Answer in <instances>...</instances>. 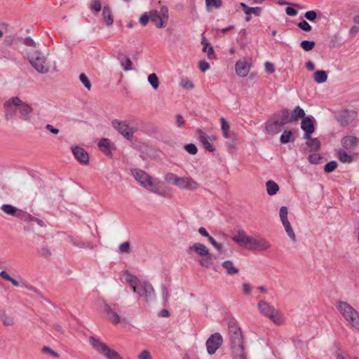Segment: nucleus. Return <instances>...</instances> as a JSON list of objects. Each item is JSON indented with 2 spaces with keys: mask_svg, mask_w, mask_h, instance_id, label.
<instances>
[{
  "mask_svg": "<svg viewBox=\"0 0 359 359\" xmlns=\"http://www.w3.org/2000/svg\"><path fill=\"white\" fill-rule=\"evenodd\" d=\"M232 240L250 251H266L271 247L270 242L260 235L248 236L243 231H238L237 234L232 237Z\"/></svg>",
  "mask_w": 359,
  "mask_h": 359,
  "instance_id": "1",
  "label": "nucleus"
},
{
  "mask_svg": "<svg viewBox=\"0 0 359 359\" xmlns=\"http://www.w3.org/2000/svg\"><path fill=\"white\" fill-rule=\"evenodd\" d=\"M123 277L125 281L130 286L133 291L138 294L139 297L144 298L147 302H151L154 299L155 292L149 282L144 281L141 283L135 276L127 271L123 272Z\"/></svg>",
  "mask_w": 359,
  "mask_h": 359,
  "instance_id": "2",
  "label": "nucleus"
},
{
  "mask_svg": "<svg viewBox=\"0 0 359 359\" xmlns=\"http://www.w3.org/2000/svg\"><path fill=\"white\" fill-rule=\"evenodd\" d=\"M290 122V111L287 109H284L275 113L266 122V129L269 134L276 135L283 130L285 125Z\"/></svg>",
  "mask_w": 359,
  "mask_h": 359,
  "instance_id": "3",
  "label": "nucleus"
},
{
  "mask_svg": "<svg viewBox=\"0 0 359 359\" xmlns=\"http://www.w3.org/2000/svg\"><path fill=\"white\" fill-rule=\"evenodd\" d=\"M28 60L31 65L39 74H45L50 71V64L47 57L40 51L34 50L28 54Z\"/></svg>",
  "mask_w": 359,
  "mask_h": 359,
  "instance_id": "4",
  "label": "nucleus"
},
{
  "mask_svg": "<svg viewBox=\"0 0 359 359\" xmlns=\"http://www.w3.org/2000/svg\"><path fill=\"white\" fill-rule=\"evenodd\" d=\"M257 307L263 316L269 318L275 324L280 325L283 323L281 313L267 302L260 300L257 304Z\"/></svg>",
  "mask_w": 359,
  "mask_h": 359,
  "instance_id": "5",
  "label": "nucleus"
},
{
  "mask_svg": "<svg viewBox=\"0 0 359 359\" xmlns=\"http://www.w3.org/2000/svg\"><path fill=\"white\" fill-rule=\"evenodd\" d=\"M89 343L97 351L108 359H122L118 352L110 348L106 344L93 336L89 337Z\"/></svg>",
  "mask_w": 359,
  "mask_h": 359,
  "instance_id": "6",
  "label": "nucleus"
},
{
  "mask_svg": "<svg viewBox=\"0 0 359 359\" xmlns=\"http://www.w3.org/2000/svg\"><path fill=\"white\" fill-rule=\"evenodd\" d=\"M10 103L14 104L15 107L18 108V111L21 115L22 120L28 121L30 120L31 114L33 111V109L28 104L22 102L18 97H13L8 100V102L6 106H9Z\"/></svg>",
  "mask_w": 359,
  "mask_h": 359,
  "instance_id": "7",
  "label": "nucleus"
},
{
  "mask_svg": "<svg viewBox=\"0 0 359 359\" xmlns=\"http://www.w3.org/2000/svg\"><path fill=\"white\" fill-rule=\"evenodd\" d=\"M150 20L155 23L158 28L165 27L168 20V8L167 6H162L159 11L152 10L149 12Z\"/></svg>",
  "mask_w": 359,
  "mask_h": 359,
  "instance_id": "8",
  "label": "nucleus"
},
{
  "mask_svg": "<svg viewBox=\"0 0 359 359\" xmlns=\"http://www.w3.org/2000/svg\"><path fill=\"white\" fill-rule=\"evenodd\" d=\"M131 172L135 180L144 188H149L155 187L156 181L153 180L152 178L146 173L144 170L138 169H133Z\"/></svg>",
  "mask_w": 359,
  "mask_h": 359,
  "instance_id": "9",
  "label": "nucleus"
},
{
  "mask_svg": "<svg viewBox=\"0 0 359 359\" xmlns=\"http://www.w3.org/2000/svg\"><path fill=\"white\" fill-rule=\"evenodd\" d=\"M111 126L127 140H131L133 138L134 130L126 121L114 119L111 121Z\"/></svg>",
  "mask_w": 359,
  "mask_h": 359,
  "instance_id": "10",
  "label": "nucleus"
},
{
  "mask_svg": "<svg viewBox=\"0 0 359 359\" xmlns=\"http://www.w3.org/2000/svg\"><path fill=\"white\" fill-rule=\"evenodd\" d=\"M223 343L222 335L216 332L212 334L206 341L208 353L210 355L214 354Z\"/></svg>",
  "mask_w": 359,
  "mask_h": 359,
  "instance_id": "11",
  "label": "nucleus"
},
{
  "mask_svg": "<svg viewBox=\"0 0 359 359\" xmlns=\"http://www.w3.org/2000/svg\"><path fill=\"white\" fill-rule=\"evenodd\" d=\"M229 330L230 335V340L231 342V347L241 346L243 344L242 333L240 330L234 323L229 324Z\"/></svg>",
  "mask_w": 359,
  "mask_h": 359,
  "instance_id": "12",
  "label": "nucleus"
},
{
  "mask_svg": "<svg viewBox=\"0 0 359 359\" xmlns=\"http://www.w3.org/2000/svg\"><path fill=\"white\" fill-rule=\"evenodd\" d=\"M337 308L346 321L353 315H355L356 310L346 302H339L337 304Z\"/></svg>",
  "mask_w": 359,
  "mask_h": 359,
  "instance_id": "13",
  "label": "nucleus"
},
{
  "mask_svg": "<svg viewBox=\"0 0 359 359\" xmlns=\"http://www.w3.org/2000/svg\"><path fill=\"white\" fill-rule=\"evenodd\" d=\"M196 133L198 140L205 150L210 152L215 150V147L210 142V137L205 133L201 129H197Z\"/></svg>",
  "mask_w": 359,
  "mask_h": 359,
  "instance_id": "14",
  "label": "nucleus"
},
{
  "mask_svg": "<svg viewBox=\"0 0 359 359\" xmlns=\"http://www.w3.org/2000/svg\"><path fill=\"white\" fill-rule=\"evenodd\" d=\"M72 152L75 157V158L79 161L81 163L87 165L89 163V156L88 154L86 151L80 147H74L72 148Z\"/></svg>",
  "mask_w": 359,
  "mask_h": 359,
  "instance_id": "15",
  "label": "nucleus"
},
{
  "mask_svg": "<svg viewBox=\"0 0 359 359\" xmlns=\"http://www.w3.org/2000/svg\"><path fill=\"white\" fill-rule=\"evenodd\" d=\"M0 209L7 215L15 217L18 219L22 218L24 215V211L10 204H4Z\"/></svg>",
  "mask_w": 359,
  "mask_h": 359,
  "instance_id": "16",
  "label": "nucleus"
},
{
  "mask_svg": "<svg viewBox=\"0 0 359 359\" xmlns=\"http://www.w3.org/2000/svg\"><path fill=\"white\" fill-rule=\"evenodd\" d=\"M178 182L177 187L183 189L194 191L198 187V182L189 177H180Z\"/></svg>",
  "mask_w": 359,
  "mask_h": 359,
  "instance_id": "17",
  "label": "nucleus"
},
{
  "mask_svg": "<svg viewBox=\"0 0 359 359\" xmlns=\"http://www.w3.org/2000/svg\"><path fill=\"white\" fill-rule=\"evenodd\" d=\"M103 311L107 316L108 320L112 323L116 325L121 322V317L119 315L109 304H104Z\"/></svg>",
  "mask_w": 359,
  "mask_h": 359,
  "instance_id": "18",
  "label": "nucleus"
},
{
  "mask_svg": "<svg viewBox=\"0 0 359 359\" xmlns=\"http://www.w3.org/2000/svg\"><path fill=\"white\" fill-rule=\"evenodd\" d=\"M236 72L238 76L245 77L250 72V66L245 61L238 60L236 64Z\"/></svg>",
  "mask_w": 359,
  "mask_h": 359,
  "instance_id": "19",
  "label": "nucleus"
},
{
  "mask_svg": "<svg viewBox=\"0 0 359 359\" xmlns=\"http://www.w3.org/2000/svg\"><path fill=\"white\" fill-rule=\"evenodd\" d=\"M341 143L344 149H353L358 144L359 139L355 136H346L341 139Z\"/></svg>",
  "mask_w": 359,
  "mask_h": 359,
  "instance_id": "20",
  "label": "nucleus"
},
{
  "mask_svg": "<svg viewBox=\"0 0 359 359\" xmlns=\"http://www.w3.org/2000/svg\"><path fill=\"white\" fill-rule=\"evenodd\" d=\"M353 120L352 113L346 110L341 111L337 116V121L344 126L350 124Z\"/></svg>",
  "mask_w": 359,
  "mask_h": 359,
  "instance_id": "21",
  "label": "nucleus"
},
{
  "mask_svg": "<svg viewBox=\"0 0 359 359\" xmlns=\"http://www.w3.org/2000/svg\"><path fill=\"white\" fill-rule=\"evenodd\" d=\"M102 19L103 22L107 27H110L114 23V18L111 9L108 6H105L102 10Z\"/></svg>",
  "mask_w": 359,
  "mask_h": 359,
  "instance_id": "22",
  "label": "nucleus"
},
{
  "mask_svg": "<svg viewBox=\"0 0 359 359\" xmlns=\"http://www.w3.org/2000/svg\"><path fill=\"white\" fill-rule=\"evenodd\" d=\"M189 250L194 251L201 257H205L209 254V249L201 243H195L193 245L189 247Z\"/></svg>",
  "mask_w": 359,
  "mask_h": 359,
  "instance_id": "23",
  "label": "nucleus"
},
{
  "mask_svg": "<svg viewBox=\"0 0 359 359\" xmlns=\"http://www.w3.org/2000/svg\"><path fill=\"white\" fill-rule=\"evenodd\" d=\"M301 128L306 133H313L315 130L313 120L309 117H304L301 122Z\"/></svg>",
  "mask_w": 359,
  "mask_h": 359,
  "instance_id": "24",
  "label": "nucleus"
},
{
  "mask_svg": "<svg viewBox=\"0 0 359 359\" xmlns=\"http://www.w3.org/2000/svg\"><path fill=\"white\" fill-rule=\"evenodd\" d=\"M222 266L226 270V273L229 276L237 274L239 272L238 268H237L231 260L224 262L222 264Z\"/></svg>",
  "mask_w": 359,
  "mask_h": 359,
  "instance_id": "25",
  "label": "nucleus"
},
{
  "mask_svg": "<svg viewBox=\"0 0 359 359\" xmlns=\"http://www.w3.org/2000/svg\"><path fill=\"white\" fill-rule=\"evenodd\" d=\"M240 6L247 15L254 14L255 16H259L261 15L262 8L260 7H249L243 2H241Z\"/></svg>",
  "mask_w": 359,
  "mask_h": 359,
  "instance_id": "26",
  "label": "nucleus"
},
{
  "mask_svg": "<svg viewBox=\"0 0 359 359\" xmlns=\"http://www.w3.org/2000/svg\"><path fill=\"white\" fill-rule=\"evenodd\" d=\"M266 192L269 196H273L279 191L278 184L273 180H268L266 182Z\"/></svg>",
  "mask_w": 359,
  "mask_h": 359,
  "instance_id": "27",
  "label": "nucleus"
},
{
  "mask_svg": "<svg viewBox=\"0 0 359 359\" xmlns=\"http://www.w3.org/2000/svg\"><path fill=\"white\" fill-rule=\"evenodd\" d=\"M0 320L5 326H13L15 324L14 318L2 310H0Z\"/></svg>",
  "mask_w": 359,
  "mask_h": 359,
  "instance_id": "28",
  "label": "nucleus"
},
{
  "mask_svg": "<svg viewBox=\"0 0 359 359\" xmlns=\"http://www.w3.org/2000/svg\"><path fill=\"white\" fill-rule=\"evenodd\" d=\"M233 356L234 359H246L243 344L241 346H233Z\"/></svg>",
  "mask_w": 359,
  "mask_h": 359,
  "instance_id": "29",
  "label": "nucleus"
},
{
  "mask_svg": "<svg viewBox=\"0 0 359 359\" xmlns=\"http://www.w3.org/2000/svg\"><path fill=\"white\" fill-rule=\"evenodd\" d=\"M305 112L299 107H296L292 113H290L291 122L297 121L299 118H304Z\"/></svg>",
  "mask_w": 359,
  "mask_h": 359,
  "instance_id": "30",
  "label": "nucleus"
},
{
  "mask_svg": "<svg viewBox=\"0 0 359 359\" xmlns=\"http://www.w3.org/2000/svg\"><path fill=\"white\" fill-rule=\"evenodd\" d=\"M314 81L317 83H325L327 79V75L324 70H318L313 74Z\"/></svg>",
  "mask_w": 359,
  "mask_h": 359,
  "instance_id": "31",
  "label": "nucleus"
},
{
  "mask_svg": "<svg viewBox=\"0 0 359 359\" xmlns=\"http://www.w3.org/2000/svg\"><path fill=\"white\" fill-rule=\"evenodd\" d=\"M282 224L284 226L285 231L288 237L290 238L291 241L292 243H295L297 241L296 235L292 229V227L290 222L282 223Z\"/></svg>",
  "mask_w": 359,
  "mask_h": 359,
  "instance_id": "32",
  "label": "nucleus"
},
{
  "mask_svg": "<svg viewBox=\"0 0 359 359\" xmlns=\"http://www.w3.org/2000/svg\"><path fill=\"white\" fill-rule=\"evenodd\" d=\"M8 102V100L5 102L4 104V107L5 109V118L6 120H10L13 118V116L15 114V110L13 109L14 104L10 103L9 106H6V104Z\"/></svg>",
  "mask_w": 359,
  "mask_h": 359,
  "instance_id": "33",
  "label": "nucleus"
},
{
  "mask_svg": "<svg viewBox=\"0 0 359 359\" xmlns=\"http://www.w3.org/2000/svg\"><path fill=\"white\" fill-rule=\"evenodd\" d=\"M71 241H72V243L74 246H76L79 248H81V249L93 250L94 248V246L91 243H88V242H84V241H79L76 239H72Z\"/></svg>",
  "mask_w": 359,
  "mask_h": 359,
  "instance_id": "34",
  "label": "nucleus"
},
{
  "mask_svg": "<svg viewBox=\"0 0 359 359\" xmlns=\"http://www.w3.org/2000/svg\"><path fill=\"white\" fill-rule=\"evenodd\" d=\"M109 144L110 142L108 139L102 138L100 140L98 147L104 153L108 154L110 152Z\"/></svg>",
  "mask_w": 359,
  "mask_h": 359,
  "instance_id": "35",
  "label": "nucleus"
},
{
  "mask_svg": "<svg viewBox=\"0 0 359 359\" xmlns=\"http://www.w3.org/2000/svg\"><path fill=\"white\" fill-rule=\"evenodd\" d=\"M198 262L203 267L209 268L212 265V255L209 253L208 255L201 259Z\"/></svg>",
  "mask_w": 359,
  "mask_h": 359,
  "instance_id": "36",
  "label": "nucleus"
},
{
  "mask_svg": "<svg viewBox=\"0 0 359 359\" xmlns=\"http://www.w3.org/2000/svg\"><path fill=\"white\" fill-rule=\"evenodd\" d=\"M338 157H339V159L342 162V163H351L353 161V156L349 155L348 153H346V151H344L342 150H339L338 151Z\"/></svg>",
  "mask_w": 359,
  "mask_h": 359,
  "instance_id": "37",
  "label": "nucleus"
},
{
  "mask_svg": "<svg viewBox=\"0 0 359 359\" xmlns=\"http://www.w3.org/2000/svg\"><path fill=\"white\" fill-rule=\"evenodd\" d=\"M148 81L154 90H157L159 87V80L155 73H152L148 76Z\"/></svg>",
  "mask_w": 359,
  "mask_h": 359,
  "instance_id": "38",
  "label": "nucleus"
},
{
  "mask_svg": "<svg viewBox=\"0 0 359 359\" xmlns=\"http://www.w3.org/2000/svg\"><path fill=\"white\" fill-rule=\"evenodd\" d=\"M180 177H177L176 175L171 172L167 173L165 176V180L167 182L171 183L177 187L178 185V180H180Z\"/></svg>",
  "mask_w": 359,
  "mask_h": 359,
  "instance_id": "39",
  "label": "nucleus"
},
{
  "mask_svg": "<svg viewBox=\"0 0 359 359\" xmlns=\"http://www.w3.org/2000/svg\"><path fill=\"white\" fill-rule=\"evenodd\" d=\"M348 322L352 327L359 331V313L356 311L355 315H353L351 318H349Z\"/></svg>",
  "mask_w": 359,
  "mask_h": 359,
  "instance_id": "40",
  "label": "nucleus"
},
{
  "mask_svg": "<svg viewBox=\"0 0 359 359\" xmlns=\"http://www.w3.org/2000/svg\"><path fill=\"white\" fill-rule=\"evenodd\" d=\"M39 255L46 259H49L52 256V252L48 247H41L38 250Z\"/></svg>",
  "mask_w": 359,
  "mask_h": 359,
  "instance_id": "41",
  "label": "nucleus"
},
{
  "mask_svg": "<svg viewBox=\"0 0 359 359\" xmlns=\"http://www.w3.org/2000/svg\"><path fill=\"white\" fill-rule=\"evenodd\" d=\"M315 44H316V43L313 41L304 40L301 42L300 46L305 51H309V50H311L314 48Z\"/></svg>",
  "mask_w": 359,
  "mask_h": 359,
  "instance_id": "42",
  "label": "nucleus"
},
{
  "mask_svg": "<svg viewBox=\"0 0 359 359\" xmlns=\"http://www.w3.org/2000/svg\"><path fill=\"white\" fill-rule=\"evenodd\" d=\"M288 210L286 206H282L279 210V217L282 223L289 222L287 219Z\"/></svg>",
  "mask_w": 359,
  "mask_h": 359,
  "instance_id": "43",
  "label": "nucleus"
},
{
  "mask_svg": "<svg viewBox=\"0 0 359 359\" xmlns=\"http://www.w3.org/2000/svg\"><path fill=\"white\" fill-rule=\"evenodd\" d=\"M292 132L290 130H284L283 134L280 135V141L282 144H287L290 141L292 137Z\"/></svg>",
  "mask_w": 359,
  "mask_h": 359,
  "instance_id": "44",
  "label": "nucleus"
},
{
  "mask_svg": "<svg viewBox=\"0 0 359 359\" xmlns=\"http://www.w3.org/2000/svg\"><path fill=\"white\" fill-rule=\"evenodd\" d=\"M79 80L88 90L91 89V83L85 74H80Z\"/></svg>",
  "mask_w": 359,
  "mask_h": 359,
  "instance_id": "45",
  "label": "nucleus"
},
{
  "mask_svg": "<svg viewBox=\"0 0 359 359\" xmlns=\"http://www.w3.org/2000/svg\"><path fill=\"white\" fill-rule=\"evenodd\" d=\"M307 144L311 148V149L313 151H317L320 147V142L317 138L311 140V141L309 142Z\"/></svg>",
  "mask_w": 359,
  "mask_h": 359,
  "instance_id": "46",
  "label": "nucleus"
},
{
  "mask_svg": "<svg viewBox=\"0 0 359 359\" xmlns=\"http://www.w3.org/2000/svg\"><path fill=\"white\" fill-rule=\"evenodd\" d=\"M337 163L335 161L328 162L324 167L325 172H331L337 168Z\"/></svg>",
  "mask_w": 359,
  "mask_h": 359,
  "instance_id": "47",
  "label": "nucleus"
},
{
  "mask_svg": "<svg viewBox=\"0 0 359 359\" xmlns=\"http://www.w3.org/2000/svg\"><path fill=\"white\" fill-rule=\"evenodd\" d=\"M180 85L183 88L189 89V90L193 89L194 87L193 83L189 79H182L180 82Z\"/></svg>",
  "mask_w": 359,
  "mask_h": 359,
  "instance_id": "48",
  "label": "nucleus"
},
{
  "mask_svg": "<svg viewBox=\"0 0 359 359\" xmlns=\"http://www.w3.org/2000/svg\"><path fill=\"white\" fill-rule=\"evenodd\" d=\"M119 253L128 254L130 252V244L129 242H125L119 246Z\"/></svg>",
  "mask_w": 359,
  "mask_h": 359,
  "instance_id": "49",
  "label": "nucleus"
},
{
  "mask_svg": "<svg viewBox=\"0 0 359 359\" xmlns=\"http://www.w3.org/2000/svg\"><path fill=\"white\" fill-rule=\"evenodd\" d=\"M184 149L191 155H195L198 152V149L196 146L192 143L185 144Z\"/></svg>",
  "mask_w": 359,
  "mask_h": 359,
  "instance_id": "50",
  "label": "nucleus"
},
{
  "mask_svg": "<svg viewBox=\"0 0 359 359\" xmlns=\"http://www.w3.org/2000/svg\"><path fill=\"white\" fill-rule=\"evenodd\" d=\"M205 3L208 7H215L219 8L222 5V0H205Z\"/></svg>",
  "mask_w": 359,
  "mask_h": 359,
  "instance_id": "51",
  "label": "nucleus"
},
{
  "mask_svg": "<svg viewBox=\"0 0 359 359\" xmlns=\"http://www.w3.org/2000/svg\"><path fill=\"white\" fill-rule=\"evenodd\" d=\"M90 8L95 12H99L102 9V4L100 0H94L90 4Z\"/></svg>",
  "mask_w": 359,
  "mask_h": 359,
  "instance_id": "52",
  "label": "nucleus"
},
{
  "mask_svg": "<svg viewBox=\"0 0 359 359\" xmlns=\"http://www.w3.org/2000/svg\"><path fill=\"white\" fill-rule=\"evenodd\" d=\"M121 66L123 67L125 71H129L132 69V62L129 57H125L121 60Z\"/></svg>",
  "mask_w": 359,
  "mask_h": 359,
  "instance_id": "53",
  "label": "nucleus"
},
{
  "mask_svg": "<svg viewBox=\"0 0 359 359\" xmlns=\"http://www.w3.org/2000/svg\"><path fill=\"white\" fill-rule=\"evenodd\" d=\"M309 161L312 164H318L321 161V157L318 154H313L309 155Z\"/></svg>",
  "mask_w": 359,
  "mask_h": 359,
  "instance_id": "54",
  "label": "nucleus"
},
{
  "mask_svg": "<svg viewBox=\"0 0 359 359\" xmlns=\"http://www.w3.org/2000/svg\"><path fill=\"white\" fill-rule=\"evenodd\" d=\"M297 26L299 28L306 32L311 30V26L306 20L301 21L298 23Z\"/></svg>",
  "mask_w": 359,
  "mask_h": 359,
  "instance_id": "55",
  "label": "nucleus"
},
{
  "mask_svg": "<svg viewBox=\"0 0 359 359\" xmlns=\"http://www.w3.org/2000/svg\"><path fill=\"white\" fill-rule=\"evenodd\" d=\"M41 351L43 353L50 354V355H52L53 358H57L60 356L57 353H56L52 348H50V347H48V346L43 347Z\"/></svg>",
  "mask_w": 359,
  "mask_h": 359,
  "instance_id": "56",
  "label": "nucleus"
},
{
  "mask_svg": "<svg viewBox=\"0 0 359 359\" xmlns=\"http://www.w3.org/2000/svg\"><path fill=\"white\" fill-rule=\"evenodd\" d=\"M304 17L309 21H313L317 18V13L315 11H309L305 13Z\"/></svg>",
  "mask_w": 359,
  "mask_h": 359,
  "instance_id": "57",
  "label": "nucleus"
},
{
  "mask_svg": "<svg viewBox=\"0 0 359 359\" xmlns=\"http://www.w3.org/2000/svg\"><path fill=\"white\" fill-rule=\"evenodd\" d=\"M208 239L209 241V242L216 248V250L218 251V252H220L222 250V245L218 243L215 239L213 237H212L211 236H209L208 237Z\"/></svg>",
  "mask_w": 359,
  "mask_h": 359,
  "instance_id": "58",
  "label": "nucleus"
},
{
  "mask_svg": "<svg viewBox=\"0 0 359 359\" xmlns=\"http://www.w3.org/2000/svg\"><path fill=\"white\" fill-rule=\"evenodd\" d=\"M176 119V125L178 128H183L185 125V121L183 116L180 114H177L175 117Z\"/></svg>",
  "mask_w": 359,
  "mask_h": 359,
  "instance_id": "59",
  "label": "nucleus"
},
{
  "mask_svg": "<svg viewBox=\"0 0 359 359\" xmlns=\"http://www.w3.org/2000/svg\"><path fill=\"white\" fill-rule=\"evenodd\" d=\"M220 122H221V129L222 131L230 130V124L224 117H222L220 118Z\"/></svg>",
  "mask_w": 359,
  "mask_h": 359,
  "instance_id": "60",
  "label": "nucleus"
},
{
  "mask_svg": "<svg viewBox=\"0 0 359 359\" xmlns=\"http://www.w3.org/2000/svg\"><path fill=\"white\" fill-rule=\"evenodd\" d=\"M198 67L201 72H205L210 68V65L205 60H201L198 62Z\"/></svg>",
  "mask_w": 359,
  "mask_h": 359,
  "instance_id": "61",
  "label": "nucleus"
},
{
  "mask_svg": "<svg viewBox=\"0 0 359 359\" xmlns=\"http://www.w3.org/2000/svg\"><path fill=\"white\" fill-rule=\"evenodd\" d=\"M149 20H150V15H147V14H143L140 18V24L142 25V26H145L147 25Z\"/></svg>",
  "mask_w": 359,
  "mask_h": 359,
  "instance_id": "62",
  "label": "nucleus"
},
{
  "mask_svg": "<svg viewBox=\"0 0 359 359\" xmlns=\"http://www.w3.org/2000/svg\"><path fill=\"white\" fill-rule=\"evenodd\" d=\"M139 359H151V355L149 351L144 350L138 355Z\"/></svg>",
  "mask_w": 359,
  "mask_h": 359,
  "instance_id": "63",
  "label": "nucleus"
},
{
  "mask_svg": "<svg viewBox=\"0 0 359 359\" xmlns=\"http://www.w3.org/2000/svg\"><path fill=\"white\" fill-rule=\"evenodd\" d=\"M162 295H163V300L165 302H168L169 299V297H170V294H169L168 288L165 285L162 286Z\"/></svg>",
  "mask_w": 359,
  "mask_h": 359,
  "instance_id": "64",
  "label": "nucleus"
}]
</instances>
